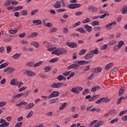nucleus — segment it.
<instances>
[{
	"label": "nucleus",
	"instance_id": "aec40b11",
	"mask_svg": "<svg viewBox=\"0 0 127 127\" xmlns=\"http://www.w3.org/2000/svg\"><path fill=\"white\" fill-rule=\"evenodd\" d=\"M75 30H76V31H78L80 33H86V31H85V30H84L83 27L78 28L76 29Z\"/></svg>",
	"mask_w": 127,
	"mask_h": 127
},
{
	"label": "nucleus",
	"instance_id": "20e7f679",
	"mask_svg": "<svg viewBox=\"0 0 127 127\" xmlns=\"http://www.w3.org/2000/svg\"><path fill=\"white\" fill-rule=\"evenodd\" d=\"M65 45L70 47V48H77L78 47V44L75 42H66Z\"/></svg>",
	"mask_w": 127,
	"mask_h": 127
},
{
	"label": "nucleus",
	"instance_id": "f03ea898",
	"mask_svg": "<svg viewBox=\"0 0 127 127\" xmlns=\"http://www.w3.org/2000/svg\"><path fill=\"white\" fill-rule=\"evenodd\" d=\"M67 53V50L63 48H59L55 50L52 52V54H55L57 56H60V55H63V54H66Z\"/></svg>",
	"mask_w": 127,
	"mask_h": 127
},
{
	"label": "nucleus",
	"instance_id": "4c0bfd02",
	"mask_svg": "<svg viewBox=\"0 0 127 127\" xmlns=\"http://www.w3.org/2000/svg\"><path fill=\"white\" fill-rule=\"evenodd\" d=\"M9 126V123L7 122H4L0 125V127H8Z\"/></svg>",
	"mask_w": 127,
	"mask_h": 127
},
{
	"label": "nucleus",
	"instance_id": "69168bd1",
	"mask_svg": "<svg viewBox=\"0 0 127 127\" xmlns=\"http://www.w3.org/2000/svg\"><path fill=\"white\" fill-rule=\"evenodd\" d=\"M17 121L18 122H21V121H23V117L22 116H19L17 118Z\"/></svg>",
	"mask_w": 127,
	"mask_h": 127
},
{
	"label": "nucleus",
	"instance_id": "c85d7f7f",
	"mask_svg": "<svg viewBox=\"0 0 127 127\" xmlns=\"http://www.w3.org/2000/svg\"><path fill=\"white\" fill-rule=\"evenodd\" d=\"M31 45H33L36 48H38V47H39V44L37 42H32Z\"/></svg>",
	"mask_w": 127,
	"mask_h": 127
},
{
	"label": "nucleus",
	"instance_id": "5fc2aeb1",
	"mask_svg": "<svg viewBox=\"0 0 127 127\" xmlns=\"http://www.w3.org/2000/svg\"><path fill=\"white\" fill-rule=\"evenodd\" d=\"M81 25V22L80 21L77 22L74 24H73L72 26V27H77V26H78V25Z\"/></svg>",
	"mask_w": 127,
	"mask_h": 127
},
{
	"label": "nucleus",
	"instance_id": "423d86ee",
	"mask_svg": "<svg viewBox=\"0 0 127 127\" xmlns=\"http://www.w3.org/2000/svg\"><path fill=\"white\" fill-rule=\"evenodd\" d=\"M81 6V4L75 3V4H69L68 5V8L70 9H74L75 8H78Z\"/></svg>",
	"mask_w": 127,
	"mask_h": 127
},
{
	"label": "nucleus",
	"instance_id": "37998d69",
	"mask_svg": "<svg viewBox=\"0 0 127 127\" xmlns=\"http://www.w3.org/2000/svg\"><path fill=\"white\" fill-rule=\"evenodd\" d=\"M116 43H117V41L115 40H112L108 43V45H114L116 44Z\"/></svg>",
	"mask_w": 127,
	"mask_h": 127
},
{
	"label": "nucleus",
	"instance_id": "774afa93",
	"mask_svg": "<svg viewBox=\"0 0 127 127\" xmlns=\"http://www.w3.org/2000/svg\"><path fill=\"white\" fill-rule=\"evenodd\" d=\"M22 126V122L17 123L14 127H21Z\"/></svg>",
	"mask_w": 127,
	"mask_h": 127
},
{
	"label": "nucleus",
	"instance_id": "1a4fd4ad",
	"mask_svg": "<svg viewBox=\"0 0 127 127\" xmlns=\"http://www.w3.org/2000/svg\"><path fill=\"white\" fill-rule=\"evenodd\" d=\"M102 68L101 67H97L92 69L91 72L93 73H101L102 72Z\"/></svg>",
	"mask_w": 127,
	"mask_h": 127
},
{
	"label": "nucleus",
	"instance_id": "f704fd0d",
	"mask_svg": "<svg viewBox=\"0 0 127 127\" xmlns=\"http://www.w3.org/2000/svg\"><path fill=\"white\" fill-rule=\"evenodd\" d=\"M110 115H111L112 116H115L117 113L116 112V110L115 109H112L110 110L109 112Z\"/></svg>",
	"mask_w": 127,
	"mask_h": 127
},
{
	"label": "nucleus",
	"instance_id": "b1692460",
	"mask_svg": "<svg viewBox=\"0 0 127 127\" xmlns=\"http://www.w3.org/2000/svg\"><path fill=\"white\" fill-rule=\"evenodd\" d=\"M10 4H11V0H7L3 3L4 6H8Z\"/></svg>",
	"mask_w": 127,
	"mask_h": 127
},
{
	"label": "nucleus",
	"instance_id": "7ed1b4c3",
	"mask_svg": "<svg viewBox=\"0 0 127 127\" xmlns=\"http://www.w3.org/2000/svg\"><path fill=\"white\" fill-rule=\"evenodd\" d=\"M64 85L63 82H58V83H54L51 85V88L54 89H59V88H61L62 86Z\"/></svg>",
	"mask_w": 127,
	"mask_h": 127
},
{
	"label": "nucleus",
	"instance_id": "4468645a",
	"mask_svg": "<svg viewBox=\"0 0 127 127\" xmlns=\"http://www.w3.org/2000/svg\"><path fill=\"white\" fill-rule=\"evenodd\" d=\"M70 92L71 93H74V94H75L76 95H78V94H80V91H79V90L77 88V87H73L70 90Z\"/></svg>",
	"mask_w": 127,
	"mask_h": 127
},
{
	"label": "nucleus",
	"instance_id": "ddd939ff",
	"mask_svg": "<svg viewBox=\"0 0 127 127\" xmlns=\"http://www.w3.org/2000/svg\"><path fill=\"white\" fill-rule=\"evenodd\" d=\"M117 24V22L116 21H114L111 23H110L105 26L106 28H110V27H112V26H114Z\"/></svg>",
	"mask_w": 127,
	"mask_h": 127
},
{
	"label": "nucleus",
	"instance_id": "cd10ccee",
	"mask_svg": "<svg viewBox=\"0 0 127 127\" xmlns=\"http://www.w3.org/2000/svg\"><path fill=\"white\" fill-rule=\"evenodd\" d=\"M22 105H27V103L25 102L24 101H23L20 103L16 104L15 107H21Z\"/></svg>",
	"mask_w": 127,
	"mask_h": 127
},
{
	"label": "nucleus",
	"instance_id": "c9c22d12",
	"mask_svg": "<svg viewBox=\"0 0 127 127\" xmlns=\"http://www.w3.org/2000/svg\"><path fill=\"white\" fill-rule=\"evenodd\" d=\"M43 63V61H40L36 64H34V65H33V67L34 68L36 67H38L39 66H40V65H41V64H42Z\"/></svg>",
	"mask_w": 127,
	"mask_h": 127
},
{
	"label": "nucleus",
	"instance_id": "680f3d73",
	"mask_svg": "<svg viewBox=\"0 0 127 127\" xmlns=\"http://www.w3.org/2000/svg\"><path fill=\"white\" fill-rule=\"evenodd\" d=\"M81 14H83V12H82L81 11H78L75 13V15H76V16H79V15H81Z\"/></svg>",
	"mask_w": 127,
	"mask_h": 127
},
{
	"label": "nucleus",
	"instance_id": "a878e982",
	"mask_svg": "<svg viewBox=\"0 0 127 127\" xmlns=\"http://www.w3.org/2000/svg\"><path fill=\"white\" fill-rule=\"evenodd\" d=\"M87 52V49H82L80 51L79 53V56H82V55H84Z\"/></svg>",
	"mask_w": 127,
	"mask_h": 127
},
{
	"label": "nucleus",
	"instance_id": "412c9836",
	"mask_svg": "<svg viewBox=\"0 0 127 127\" xmlns=\"http://www.w3.org/2000/svg\"><path fill=\"white\" fill-rule=\"evenodd\" d=\"M37 35H38V33L37 32H33L30 35H29L28 37V38H33V37H36V36H37Z\"/></svg>",
	"mask_w": 127,
	"mask_h": 127
},
{
	"label": "nucleus",
	"instance_id": "338daca9",
	"mask_svg": "<svg viewBox=\"0 0 127 127\" xmlns=\"http://www.w3.org/2000/svg\"><path fill=\"white\" fill-rule=\"evenodd\" d=\"M63 75H60L57 77V79H58L59 81H62V80H63Z\"/></svg>",
	"mask_w": 127,
	"mask_h": 127
},
{
	"label": "nucleus",
	"instance_id": "9b49d317",
	"mask_svg": "<svg viewBox=\"0 0 127 127\" xmlns=\"http://www.w3.org/2000/svg\"><path fill=\"white\" fill-rule=\"evenodd\" d=\"M93 56H94L93 55V53L90 52L85 56L84 59L85 60H89V59H91V58H92V57H93Z\"/></svg>",
	"mask_w": 127,
	"mask_h": 127
},
{
	"label": "nucleus",
	"instance_id": "6e6552de",
	"mask_svg": "<svg viewBox=\"0 0 127 127\" xmlns=\"http://www.w3.org/2000/svg\"><path fill=\"white\" fill-rule=\"evenodd\" d=\"M84 27L85 30H86L87 32H89V33H91L93 30V27L92 26H90L88 24L84 25Z\"/></svg>",
	"mask_w": 127,
	"mask_h": 127
},
{
	"label": "nucleus",
	"instance_id": "dca6fc26",
	"mask_svg": "<svg viewBox=\"0 0 127 127\" xmlns=\"http://www.w3.org/2000/svg\"><path fill=\"white\" fill-rule=\"evenodd\" d=\"M55 8H60L61 7V2L60 1H57L55 4L53 5Z\"/></svg>",
	"mask_w": 127,
	"mask_h": 127
},
{
	"label": "nucleus",
	"instance_id": "a18cd8bd",
	"mask_svg": "<svg viewBox=\"0 0 127 127\" xmlns=\"http://www.w3.org/2000/svg\"><path fill=\"white\" fill-rule=\"evenodd\" d=\"M102 99L103 103H108L110 101V100L109 98L106 97L102 98Z\"/></svg>",
	"mask_w": 127,
	"mask_h": 127
},
{
	"label": "nucleus",
	"instance_id": "79ce46f5",
	"mask_svg": "<svg viewBox=\"0 0 127 127\" xmlns=\"http://www.w3.org/2000/svg\"><path fill=\"white\" fill-rule=\"evenodd\" d=\"M8 65V63L2 64L0 65V69L5 68V67H7Z\"/></svg>",
	"mask_w": 127,
	"mask_h": 127
},
{
	"label": "nucleus",
	"instance_id": "3c124183",
	"mask_svg": "<svg viewBox=\"0 0 127 127\" xmlns=\"http://www.w3.org/2000/svg\"><path fill=\"white\" fill-rule=\"evenodd\" d=\"M57 31V28L52 27L50 30V33H53V32H56Z\"/></svg>",
	"mask_w": 127,
	"mask_h": 127
},
{
	"label": "nucleus",
	"instance_id": "f257e3e1",
	"mask_svg": "<svg viewBox=\"0 0 127 127\" xmlns=\"http://www.w3.org/2000/svg\"><path fill=\"white\" fill-rule=\"evenodd\" d=\"M85 61H79L77 62V64H72L67 67V70L73 69V70H77L79 68V65H84Z\"/></svg>",
	"mask_w": 127,
	"mask_h": 127
},
{
	"label": "nucleus",
	"instance_id": "bf43d9fd",
	"mask_svg": "<svg viewBox=\"0 0 127 127\" xmlns=\"http://www.w3.org/2000/svg\"><path fill=\"white\" fill-rule=\"evenodd\" d=\"M37 12H38V9H34L31 13V15H35Z\"/></svg>",
	"mask_w": 127,
	"mask_h": 127
},
{
	"label": "nucleus",
	"instance_id": "393cba45",
	"mask_svg": "<svg viewBox=\"0 0 127 127\" xmlns=\"http://www.w3.org/2000/svg\"><path fill=\"white\" fill-rule=\"evenodd\" d=\"M34 106V103H29L27 107H25L26 110H29V109H31Z\"/></svg>",
	"mask_w": 127,
	"mask_h": 127
},
{
	"label": "nucleus",
	"instance_id": "58836bf2",
	"mask_svg": "<svg viewBox=\"0 0 127 127\" xmlns=\"http://www.w3.org/2000/svg\"><path fill=\"white\" fill-rule=\"evenodd\" d=\"M44 69L46 72H49V71H51V69H52V67H51V66H47L45 67Z\"/></svg>",
	"mask_w": 127,
	"mask_h": 127
},
{
	"label": "nucleus",
	"instance_id": "9d476101",
	"mask_svg": "<svg viewBox=\"0 0 127 127\" xmlns=\"http://www.w3.org/2000/svg\"><path fill=\"white\" fill-rule=\"evenodd\" d=\"M88 10L91 12H98V8L95 6H90L88 7Z\"/></svg>",
	"mask_w": 127,
	"mask_h": 127
},
{
	"label": "nucleus",
	"instance_id": "a19ab883",
	"mask_svg": "<svg viewBox=\"0 0 127 127\" xmlns=\"http://www.w3.org/2000/svg\"><path fill=\"white\" fill-rule=\"evenodd\" d=\"M89 92H90V90H89V89L88 88L85 89L82 93L83 96H85L87 95V94H89Z\"/></svg>",
	"mask_w": 127,
	"mask_h": 127
},
{
	"label": "nucleus",
	"instance_id": "2f4dec72",
	"mask_svg": "<svg viewBox=\"0 0 127 127\" xmlns=\"http://www.w3.org/2000/svg\"><path fill=\"white\" fill-rule=\"evenodd\" d=\"M90 52H92V55L93 56H94V54H95V55H97V54H99V50H98V48H96L94 50H93Z\"/></svg>",
	"mask_w": 127,
	"mask_h": 127
},
{
	"label": "nucleus",
	"instance_id": "4be33fe9",
	"mask_svg": "<svg viewBox=\"0 0 127 127\" xmlns=\"http://www.w3.org/2000/svg\"><path fill=\"white\" fill-rule=\"evenodd\" d=\"M112 66H114V63H110L106 65L105 69V70H109V69H110L111 67H112Z\"/></svg>",
	"mask_w": 127,
	"mask_h": 127
},
{
	"label": "nucleus",
	"instance_id": "603ef678",
	"mask_svg": "<svg viewBox=\"0 0 127 127\" xmlns=\"http://www.w3.org/2000/svg\"><path fill=\"white\" fill-rule=\"evenodd\" d=\"M46 117H52L53 116V112H49L45 114Z\"/></svg>",
	"mask_w": 127,
	"mask_h": 127
},
{
	"label": "nucleus",
	"instance_id": "473e14b6",
	"mask_svg": "<svg viewBox=\"0 0 127 127\" xmlns=\"http://www.w3.org/2000/svg\"><path fill=\"white\" fill-rule=\"evenodd\" d=\"M21 55V54H15L12 57L13 59H18V58H19L20 57V56Z\"/></svg>",
	"mask_w": 127,
	"mask_h": 127
},
{
	"label": "nucleus",
	"instance_id": "052dcab7",
	"mask_svg": "<svg viewBox=\"0 0 127 127\" xmlns=\"http://www.w3.org/2000/svg\"><path fill=\"white\" fill-rule=\"evenodd\" d=\"M18 1H16V0H11V4H12L13 5H16V4H18Z\"/></svg>",
	"mask_w": 127,
	"mask_h": 127
},
{
	"label": "nucleus",
	"instance_id": "49530a36",
	"mask_svg": "<svg viewBox=\"0 0 127 127\" xmlns=\"http://www.w3.org/2000/svg\"><path fill=\"white\" fill-rule=\"evenodd\" d=\"M57 102H58V98H55L54 99H52V100H51L49 103L50 104H55Z\"/></svg>",
	"mask_w": 127,
	"mask_h": 127
},
{
	"label": "nucleus",
	"instance_id": "6e6d98bb",
	"mask_svg": "<svg viewBox=\"0 0 127 127\" xmlns=\"http://www.w3.org/2000/svg\"><path fill=\"white\" fill-rule=\"evenodd\" d=\"M40 77L41 78H42V79H47V78H48V77L47 76V75H45V74H40Z\"/></svg>",
	"mask_w": 127,
	"mask_h": 127
},
{
	"label": "nucleus",
	"instance_id": "f3484780",
	"mask_svg": "<svg viewBox=\"0 0 127 127\" xmlns=\"http://www.w3.org/2000/svg\"><path fill=\"white\" fill-rule=\"evenodd\" d=\"M32 22L36 25H40V24H42V21L41 20H33Z\"/></svg>",
	"mask_w": 127,
	"mask_h": 127
},
{
	"label": "nucleus",
	"instance_id": "c03bdc74",
	"mask_svg": "<svg viewBox=\"0 0 127 127\" xmlns=\"http://www.w3.org/2000/svg\"><path fill=\"white\" fill-rule=\"evenodd\" d=\"M33 116V111H30L26 116L27 119H29V118H31Z\"/></svg>",
	"mask_w": 127,
	"mask_h": 127
},
{
	"label": "nucleus",
	"instance_id": "13d9d810",
	"mask_svg": "<svg viewBox=\"0 0 127 127\" xmlns=\"http://www.w3.org/2000/svg\"><path fill=\"white\" fill-rule=\"evenodd\" d=\"M93 29L95 31H98L99 30H101L102 29V27L101 26L94 27Z\"/></svg>",
	"mask_w": 127,
	"mask_h": 127
},
{
	"label": "nucleus",
	"instance_id": "e2e57ef3",
	"mask_svg": "<svg viewBox=\"0 0 127 127\" xmlns=\"http://www.w3.org/2000/svg\"><path fill=\"white\" fill-rule=\"evenodd\" d=\"M34 64V63L33 62H29L27 63L26 64V66H28V67H32V65Z\"/></svg>",
	"mask_w": 127,
	"mask_h": 127
},
{
	"label": "nucleus",
	"instance_id": "a211bd4d",
	"mask_svg": "<svg viewBox=\"0 0 127 127\" xmlns=\"http://www.w3.org/2000/svg\"><path fill=\"white\" fill-rule=\"evenodd\" d=\"M100 89H101V86H94L91 89V91L92 92V93H95V92H96V91H97V90H100Z\"/></svg>",
	"mask_w": 127,
	"mask_h": 127
},
{
	"label": "nucleus",
	"instance_id": "09e8293b",
	"mask_svg": "<svg viewBox=\"0 0 127 127\" xmlns=\"http://www.w3.org/2000/svg\"><path fill=\"white\" fill-rule=\"evenodd\" d=\"M57 61H58V58L52 59L49 61V62L50 63H55V62H57Z\"/></svg>",
	"mask_w": 127,
	"mask_h": 127
},
{
	"label": "nucleus",
	"instance_id": "7c9ffc66",
	"mask_svg": "<svg viewBox=\"0 0 127 127\" xmlns=\"http://www.w3.org/2000/svg\"><path fill=\"white\" fill-rule=\"evenodd\" d=\"M67 105V103L66 102H64V103L59 108V110L60 111H62V110H63V109H64L65 108V107H66Z\"/></svg>",
	"mask_w": 127,
	"mask_h": 127
},
{
	"label": "nucleus",
	"instance_id": "bb28decb",
	"mask_svg": "<svg viewBox=\"0 0 127 127\" xmlns=\"http://www.w3.org/2000/svg\"><path fill=\"white\" fill-rule=\"evenodd\" d=\"M103 125H104V122L103 121H99L94 125V127H100L101 126H103Z\"/></svg>",
	"mask_w": 127,
	"mask_h": 127
},
{
	"label": "nucleus",
	"instance_id": "e433bc0d",
	"mask_svg": "<svg viewBox=\"0 0 127 127\" xmlns=\"http://www.w3.org/2000/svg\"><path fill=\"white\" fill-rule=\"evenodd\" d=\"M124 44H125V42H124V41L123 40H121L119 42L118 46L119 48H121L123 46V45H124Z\"/></svg>",
	"mask_w": 127,
	"mask_h": 127
},
{
	"label": "nucleus",
	"instance_id": "864d4df0",
	"mask_svg": "<svg viewBox=\"0 0 127 127\" xmlns=\"http://www.w3.org/2000/svg\"><path fill=\"white\" fill-rule=\"evenodd\" d=\"M88 22H91V20L89 18H86V19L82 21V23H88Z\"/></svg>",
	"mask_w": 127,
	"mask_h": 127
},
{
	"label": "nucleus",
	"instance_id": "2eb2a0df",
	"mask_svg": "<svg viewBox=\"0 0 127 127\" xmlns=\"http://www.w3.org/2000/svg\"><path fill=\"white\" fill-rule=\"evenodd\" d=\"M126 91V87L125 86L122 87L120 90H119V96H122V95L125 93V91Z\"/></svg>",
	"mask_w": 127,
	"mask_h": 127
},
{
	"label": "nucleus",
	"instance_id": "de8ad7c7",
	"mask_svg": "<svg viewBox=\"0 0 127 127\" xmlns=\"http://www.w3.org/2000/svg\"><path fill=\"white\" fill-rule=\"evenodd\" d=\"M119 122V118H116L113 119L110 121V124H116V123H118Z\"/></svg>",
	"mask_w": 127,
	"mask_h": 127
},
{
	"label": "nucleus",
	"instance_id": "ea45409f",
	"mask_svg": "<svg viewBox=\"0 0 127 127\" xmlns=\"http://www.w3.org/2000/svg\"><path fill=\"white\" fill-rule=\"evenodd\" d=\"M23 8V6H18L14 8L13 10L14 11H17V10H19V9H22Z\"/></svg>",
	"mask_w": 127,
	"mask_h": 127
},
{
	"label": "nucleus",
	"instance_id": "8fccbe9b",
	"mask_svg": "<svg viewBox=\"0 0 127 127\" xmlns=\"http://www.w3.org/2000/svg\"><path fill=\"white\" fill-rule=\"evenodd\" d=\"M21 14L23 16L27 15V10H23L21 11Z\"/></svg>",
	"mask_w": 127,
	"mask_h": 127
},
{
	"label": "nucleus",
	"instance_id": "5701e85b",
	"mask_svg": "<svg viewBox=\"0 0 127 127\" xmlns=\"http://www.w3.org/2000/svg\"><path fill=\"white\" fill-rule=\"evenodd\" d=\"M17 82H16V78H13L11 80L10 84L12 86H15Z\"/></svg>",
	"mask_w": 127,
	"mask_h": 127
},
{
	"label": "nucleus",
	"instance_id": "4d7b16f0",
	"mask_svg": "<svg viewBox=\"0 0 127 127\" xmlns=\"http://www.w3.org/2000/svg\"><path fill=\"white\" fill-rule=\"evenodd\" d=\"M22 85H23V82H17V83H16L15 86H17L18 87V88H20L21 86H22Z\"/></svg>",
	"mask_w": 127,
	"mask_h": 127
},
{
	"label": "nucleus",
	"instance_id": "6ab92c4d",
	"mask_svg": "<svg viewBox=\"0 0 127 127\" xmlns=\"http://www.w3.org/2000/svg\"><path fill=\"white\" fill-rule=\"evenodd\" d=\"M100 97L99 95H93L90 99H89L88 101L93 102V101H95V100H97V99H98V97Z\"/></svg>",
	"mask_w": 127,
	"mask_h": 127
},
{
	"label": "nucleus",
	"instance_id": "0e129e2a",
	"mask_svg": "<svg viewBox=\"0 0 127 127\" xmlns=\"http://www.w3.org/2000/svg\"><path fill=\"white\" fill-rule=\"evenodd\" d=\"M66 11V9L64 8H60L57 10V12H64Z\"/></svg>",
	"mask_w": 127,
	"mask_h": 127
},
{
	"label": "nucleus",
	"instance_id": "c756f323",
	"mask_svg": "<svg viewBox=\"0 0 127 127\" xmlns=\"http://www.w3.org/2000/svg\"><path fill=\"white\" fill-rule=\"evenodd\" d=\"M122 9L123 14H126V13H127V5H125L124 7L122 8Z\"/></svg>",
	"mask_w": 127,
	"mask_h": 127
},
{
	"label": "nucleus",
	"instance_id": "0eeeda50",
	"mask_svg": "<svg viewBox=\"0 0 127 127\" xmlns=\"http://www.w3.org/2000/svg\"><path fill=\"white\" fill-rule=\"evenodd\" d=\"M14 71H15V68L9 67L4 70V72L5 73L7 72L8 74H11V73H12V72H14Z\"/></svg>",
	"mask_w": 127,
	"mask_h": 127
},
{
	"label": "nucleus",
	"instance_id": "39448f33",
	"mask_svg": "<svg viewBox=\"0 0 127 127\" xmlns=\"http://www.w3.org/2000/svg\"><path fill=\"white\" fill-rule=\"evenodd\" d=\"M60 95V92L58 91H53L48 97V99H51V98H56Z\"/></svg>",
	"mask_w": 127,
	"mask_h": 127
},
{
	"label": "nucleus",
	"instance_id": "72a5a7b5",
	"mask_svg": "<svg viewBox=\"0 0 127 127\" xmlns=\"http://www.w3.org/2000/svg\"><path fill=\"white\" fill-rule=\"evenodd\" d=\"M91 24L92 26H96V25H100V22L98 21H93L92 22Z\"/></svg>",
	"mask_w": 127,
	"mask_h": 127
},
{
	"label": "nucleus",
	"instance_id": "f8f14e48",
	"mask_svg": "<svg viewBox=\"0 0 127 127\" xmlns=\"http://www.w3.org/2000/svg\"><path fill=\"white\" fill-rule=\"evenodd\" d=\"M26 74L28 77H33L36 75L34 72L30 70H26Z\"/></svg>",
	"mask_w": 127,
	"mask_h": 127
}]
</instances>
